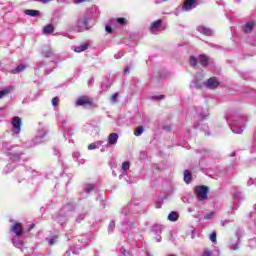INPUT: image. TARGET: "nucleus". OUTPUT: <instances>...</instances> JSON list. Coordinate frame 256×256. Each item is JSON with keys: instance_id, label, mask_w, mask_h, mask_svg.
<instances>
[{"instance_id": "c9c22d12", "label": "nucleus", "mask_w": 256, "mask_h": 256, "mask_svg": "<svg viewBox=\"0 0 256 256\" xmlns=\"http://www.w3.org/2000/svg\"><path fill=\"white\" fill-rule=\"evenodd\" d=\"M189 61H190L191 67H197V63H198L197 58H195L194 56H191Z\"/></svg>"}, {"instance_id": "72a5a7b5", "label": "nucleus", "mask_w": 256, "mask_h": 256, "mask_svg": "<svg viewBox=\"0 0 256 256\" xmlns=\"http://www.w3.org/2000/svg\"><path fill=\"white\" fill-rule=\"evenodd\" d=\"M85 193H92V191H95V186L93 184H87L84 188Z\"/></svg>"}, {"instance_id": "4d7b16f0", "label": "nucleus", "mask_w": 256, "mask_h": 256, "mask_svg": "<svg viewBox=\"0 0 256 256\" xmlns=\"http://www.w3.org/2000/svg\"><path fill=\"white\" fill-rule=\"evenodd\" d=\"M192 83L193 85H191L190 87H197V80H194Z\"/></svg>"}, {"instance_id": "a19ab883", "label": "nucleus", "mask_w": 256, "mask_h": 256, "mask_svg": "<svg viewBox=\"0 0 256 256\" xmlns=\"http://www.w3.org/2000/svg\"><path fill=\"white\" fill-rule=\"evenodd\" d=\"M113 229H115V223L111 221L108 226V233H113Z\"/></svg>"}, {"instance_id": "bf43d9fd", "label": "nucleus", "mask_w": 256, "mask_h": 256, "mask_svg": "<svg viewBox=\"0 0 256 256\" xmlns=\"http://www.w3.org/2000/svg\"><path fill=\"white\" fill-rule=\"evenodd\" d=\"M63 256H71V252L70 251H66Z\"/></svg>"}, {"instance_id": "09e8293b", "label": "nucleus", "mask_w": 256, "mask_h": 256, "mask_svg": "<svg viewBox=\"0 0 256 256\" xmlns=\"http://www.w3.org/2000/svg\"><path fill=\"white\" fill-rule=\"evenodd\" d=\"M203 256H213V253L210 250H204Z\"/></svg>"}, {"instance_id": "052dcab7", "label": "nucleus", "mask_w": 256, "mask_h": 256, "mask_svg": "<svg viewBox=\"0 0 256 256\" xmlns=\"http://www.w3.org/2000/svg\"><path fill=\"white\" fill-rule=\"evenodd\" d=\"M35 227V224H31L28 231H31V229H33Z\"/></svg>"}, {"instance_id": "a18cd8bd", "label": "nucleus", "mask_w": 256, "mask_h": 256, "mask_svg": "<svg viewBox=\"0 0 256 256\" xmlns=\"http://www.w3.org/2000/svg\"><path fill=\"white\" fill-rule=\"evenodd\" d=\"M117 97H119V93H114L111 97V102L112 103H117Z\"/></svg>"}, {"instance_id": "9d476101", "label": "nucleus", "mask_w": 256, "mask_h": 256, "mask_svg": "<svg viewBox=\"0 0 256 256\" xmlns=\"http://www.w3.org/2000/svg\"><path fill=\"white\" fill-rule=\"evenodd\" d=\"M21 118L19 116H15L12 119V131L13 133H16V135H19L21 133Z\"/></svg>"}, {"instance_id": "5fc2aeb1", "label": "nucleus", "mask_w": 256, "mask_h": 256, "mask_svg": "<svg viewBox=\"0 0 256 256\" xmlns=\"http://www.w3.org/2000/svg\"><path fill=\"white\" fill-rule=\"evenodd\" d=\"M229 223H230L229 220H222V221H221V226H222V227H225V225H227V224H229Z\"/></svg>"}, {"instance_id": "bb28decb", "label": "nucleus", "mask_w": 256, "mask_h": 256, "mask_svg": "<svg viewBox=\"0 0 256 256\" xmlns=\"http://www.w3.org/2000/svg\"><path fill=\"white\" fill-rule=\"evenodd\" d=\"M25 69H27V66L25 64H20L14 70H12V73H21V71H25Z\"/></svg>"}, {"instance_id": "2eb2a0df", "label": "nucleus", "mask_w": 256, "mask_h": 256, "mask_svg": "<svg viewBox=\"0 0 256 256\" xmlns=\"http://www.w3.org/2000/svg\"><path fill=\"white\" fill-rule=\"evenodd\" d=\"M11 231L16 237H21V235H23V226H21V223H15L12 226Z\"/></svg>"}, {"instance_id": "c03bdc74", "label": "nucleus", "mask_w": 256, "mask_h": 256, "mask_svg": "<svg viewBox=\"0 0 256 256\" xmlns=\"http://www.w3.org/2000/svg\"><path fill=\"white\" fill-rule=\"evenodd\" d=\"M52 105L53 107H57L59 105V97H54L52 99Z\"/></svg>"}, {"instance_id": "0eeeda50", "label": "nucleus", "mask_w": 256, "mask_h": 256, "mask_svg": "<svg viewBox=\"0 0 256 256\" xmlns=\"http://www.w3.org/2000/svg\"><path fill=\"white\" fill-rule=\"evenodd\" d=\"M161 31H165V26H163V20H156L150 25V33L152 35H159Z\"/></svg>"}, {"instance_id": "f704fd0d", "label": "nucleus", "mask_w": 256, "mask_h": 256, "mask_svg": "<svg viewBox=\"0 0 256 256\" xmlns=\"http://www.w3.org/2000/svg\"><path fill=\"white\" fill-rule=\"evenodd\" d=\"M57 119L58 123L62 125V127H65V125H67V120L62 115H58Z\"/></svg>"}, {"instance_id": "f3484780", "label": "nucleus", "mask_w": 256, "mask_h": 256, "mask_svg": "<svg viewBox=\"0 0 256 256\" xmlns=\"http://www.w3.org/2000/svg\"><path fill=\"white\" fill-rule=\"evenodd\" d=\"M255 27V22L254 21H249L246 22L242 28L244 33H251Z\"/></svg>"}, {"instance_id": "79ce46f5", "label": "nucleus", "mask_w": 256, "mask_h": 256, "mask_svg": "<svg viewBox=\"0 0 256 256\" xmlns=\"http://www.w3.org/2000/svg\"><path fill=\"white\" fill-rule=\"evenodd\" d=\"M57 241V236H52L51 239L48 240V245H55V242Z\"/></svg>"}, {"instance_id": "b1692460", "label": "nucleus", "mask_w": 256, "mask_h": 256, "mask_svg": "<svg viewBox=\"0 0 256 256\" xmlns=\"http://www.w3.org/2000/svg\"><path fill=\"white\" fill-rule=\"evenodd\" d=\"M103 145V142L97 141L88 146L89 151H93V149H99Z\"/></svg>"}, {"instance_id": "412c9836", "label": "nucleus", "mask_w": 256, "mask_h": 256, "mask_svg": "<svg viewBox=\"0 0 256 256\" xmlns=\"http://www.w3.org/2000/svg\"><path fill=\"white\" fill-rule=\"evenodd\" d=\"M55 31V28L53 27V24H48L43 28V34L44 35H51Z\"/></svg>"}, {"instance_id": "a878e982", "label": "nucleus", "mask_w": 256, "mask_h": 256, "mask_svg": "<svg viewBox=\"0 0 256 256\" xmlns=\"http://www.w3.org/2000/svg\"><path fill=\"white\" fill-rule=\"evenodd\" d=\"M177 219H179V214L177 212L172 211V212L169 213V215H168V220L169 221L175 222V221H177Z\"/></svg>"}, {"instance_id": "c756f323", "label": "nucleus", "mask_w": 256, "mask_h": 256, "mask_svg": "<svg viewBox=\"0 0 256 256\" xmlns=\"http://www.w3.org/2000/svg\"><path fill=\"white\" fill-rule=\"evenodd\" d=\"M144 131H145V128L143 126H139L138 128L135 129L134 135L136 137H141V135H143Z\"/></svg>"}, {"instance_id": "6ab92c4d", "label": "nucleus", "mask_w": 256, "mask_h": 256, "mask_svg": "<svg viewBox=\"0 0 256 256\" xmlns=\"http://www.w3.org/2000/svg\"><path fill=\"white\" fill-rule=\"evenodd\" d=\"M20 237L21 236H16L12 239L14 247H17L18 249H21V247H23V240H21Z\"/></svg>"}, {"instance_id": "3c124183", "label": "nucleus", "mask_w": 256, "mask_h": 256, "mask_svg": "<svg viewBox=\"0 0 256 256\" xmlns=\"http://www.w3.org/2000/svg\"><path fill=\"white\" fill-rule=\"evenodd\" d=\"M152 99H157L158 101H161V99H165V96L164 95L152 96Z\"/></svg>"}, {"instance_id": "58836bf2", "label": "nucleus", "mask_w": 256, "mask_h": 256, "mask_svg": "<svg viewBox=\"0 0 256 256\" xmlns=\"http://www.w3.org/2000/svg\"><path fill=\"white\" fill-rule=\"evenodd\" d=\"M114 21L118 23V25H125V23H127V19L125 18H117Z\"/></svg>"}, {"instance_id": "a211bd4d", "label": "nucleus", "mask_w": 256, "mask_h": 256, "mask_svg": "<svg viewBox=\"0 0 256 256\" xmlns=\"http://www.w3.org/2000/svg\"><path fill=\"white\" fill-rule=\"evenodd\" d=\"M198 61L201 65H203V67H208V65L210 63L209 57H207V55H205V54L199 55Z\"/></svg>"}, {"instance_id": "ea45409f", "label": "nucleus", "mask_w": 256, "mask_h": 256, "mask_svg": "<svg viewBox=\"0 0 256 256\" xmlns=\"http://www.w3.org/2000/svg\"><path fill=\"white\" fill-rule=\"evenodd\" d=\"M131 167V164L129 162H123L122 163V171H128V169Z\"/></svg>"}, {"instance_id": "ddd939ff", "label": "nucleus", "mask_w": 256, "mask_h": 256, "mask_svg": "<svg viewBox=\"0 0 256 256\" xmlns=\"http://www.w3.org/2000/svg\"><path fill=\"white\" fill-rule=\"evenodd\" d=\"M240 245L241 241L239 240V237H236L235 239H231L229 241L228 247L230 251H239Z\"/></svg>"}, {"instance_id": "e433bc0d", "label": "nucleus", "mask_w": 256, "mask_h": 256, "mask_svg": "<svg viewBox=\"0 0 256 256\" xmlns=\"http://www.w3.org/2000/svg\"><path fill=\"white\" fill-rule=\"evenodd\" d=\"M209 239H210V241H211L212 243H217V233H216V232H212V233L210 234Z\"/></svg>"}, {"instance_id": "f03ea898", "label": "nucleus", "mask_w": 256, "mask_h": 256, "mask_svg": "<svg viewBox=\"0 0 256 256\" xmlns=\"http://www.w3.org/2000/svg\"><path fill=\"white\" fill-rule=\"evenodd\" d=\"M93 25H95L93 22V16H91V14H84L77 20L74 29L77 33H83L85 31H89Z\"/></svg>"}, {"instance_id": "4c0bfd02", "label": "nucleus", "mask_w": 256, "mask_h": 256, "mask_svg": "<svg viewBox=\"0 0 256 256\" xmlns=\"http://www.w3.org/2000/svg\"><path fill=\"white\" fill-rule=\"evenodd\" d=\"M213 217H215V212H209V213L204 215V219L206 221H209V219H213Z\"/></svg>"}, {"instance_id": "6e6d98bb", "label": "nucleus", "mask_w": 256, "mask_h": 256, "mask_svg": "<svg viewBox=\"0 0 256 256\" xmlns=\"http://www.w3.org/2000/svg\"><path fill=\"white\" fill-rule=\"evenodd\" d=\"M120 253L121 255L125 256L127 255V250H125V248H120Z\"/></svg>"}, {"instance_id": "2f4dec72", "label": "nucleus", "mask_w": 256, "mask_h": 256, "mask_svg": "<svg viewBox=\"0 0 256 256\" xmlns=\"http://www.w3.org/2000/svg\"><path fill=\"white\" fill-rule=\"evenodd\" d=\"M13 169H15V165L7 164L3 170V173H5V175H7V173H11V171H13Z\"/></svg>"}, {"instance_id": "8fccbe9b", "label": "nucleus", "mask_w": 256, "mask_h": 256, "mask_svg": "<svg viewBox=\"0 0 256 256\" xmlns=\"http://www.w3.org/2000/svg\"><path fill=\"white\" fill-rule=\"evenodd\" d=\"M115 59H121V57H123V52H117L115 55H114Z\"/></svg>"}, {"instance_id": "7ed1b4c3", "label": "nucleus", "mask_w": 256, "mask_h": 256, "mask_svg": "<svg viewBox=\"0 0 256 256\" xmlns=\"http://www.w3.org/2000/svg\"><path fill=\"white\" fill-rule=\"evenodd\" d=\"M227 121L232 132H234L236 135H241V133H243V130L245 129V125H243L245 120L243 117L236 115Z\"/></svg>"}, {"instance_id": "5701e85b", "label": "nucleus", "mask_w": 256, "mask_h": 256, "mask_svg": "<svg viewBox=\"0 0 256 256\" xmlns=\"http://www.w3.org/2000/svg\"><path fill=\"white\" fill-rule=\"evenodd\" d=\"M24 13L25 15H29L30 17H39V15L41 14L39 10H31V9L25 10Z\"/></svg>"}, {"instance_id": "dca6fc26", "label": "nucleus", "mask_w": 256, "mask_h": 256, "mask_svg": "<svg viewBox=\"0 0 256 256\" xmlns=\"http://www.w3.org/2000/svg\"><path fill=\"white\" fill-rule=\"evenodd\" d=\"M197 31H199V33H202V35H206L208 37H211V35H213V30L205 26H198Z\"/></svg>"}, {"instance_id": "f8f14e48", "label": "nucleus", "mask_w": 256, "mask_h": 256, "mask_svg": "<svg viewBox=\"0 0 256 256\" xmlns=\"http://www.w3.org/2000/svg\"><path fill=\"white\" fill-rule=\"evenodd\" d=\"M196 114L198 115V119L203 121L209 117V110L207 108H203L201 106L196 108Z\"/></svg>"}, {"instance_id": "0e129e2a", "label": "nucleus", "mask_w": 256, "mask_h": 256, "mask_svg": "<svg viewBox=\"0 0 256 256\" xmlns=\"http://www.w3.org/2000/svg\"><path fill=\"white\" fill-rule=\"evenodd\" d=\"M192 211H193V208H188L189 213H192Z\"/></svg>"}, {"instance_id": "e2e57ef3", "label": "nucleus", "mask_w": 256, "mask_h": 256, "mask_svg": "<svg viewBox=\"0 0 256 256\" xmlns=\"http://www.w3.org/2000/svg\"><path fill=\"white\" fill-rule=\"evenodd\" d=\"M234 197H235L236 199H238V198H239V194L234 193Z\"/></svg>"}, {"instance_id": "9b49d317", "label": "nucleus", "mask_w": 256, "mask_h": 256, "mask_svg": "<svg viewBox=\"0 0 256 256\" xmlns=\"http://www.w3.org/2000/svg\"><path fill=\"white\" fill-rule=\"evenodd\" d=\"M199 5V0H185L182 11H192Z\"/></svg>"}, {"instance_id": "338daca9", "label": "nucleus", "mask_w": 256, "mask_h": 256, "mask_svg": "<svg viewBox=\"0 0 256 256\" xmlns=\"http://www.w3.org/2000/svg\"><path fill=\"white\" fill-rule=\"evenodd\" d=\"M157 243L161 241V238H156Z\"/></svg>"}, {"instance_id": "6e6552de", "label": "nucleus", "mask_w": 256, "mask_h": 256, "mask_svg": "<svg viewBox=\"0 0 256 256\" xmlns=\"http://www.w3.org/2000/svg\"><path fill=\"white\" fill-rule=\"evenodd\" d=\"M118 141H119V134H117V133L109 134L107 144L104 145V148H102L101 151L103 152V151H105V149L117 145Z\"/></svg>"}, {"instance_id": "20e7f679", "label": "nucleus", "mask_w": 256, "mask_h": 256, "mask_svg": "<svg viewBox=\"0 0 256 256\" xmlns=\"http://www.w3.org/2000/svg\"><path fill=\"white\" fill-rule=\"evenodd\" d=\"M120 219H122V225L125 227L124 229H129V227L135 223L137 216H134L129 207L126 206L123 207L120 212Z\"/></svg>"}, {"instance_id": "473e14b6", "label": "nucleus", "mask_w": 256, "mask_h": 256, "mask_svg": "<svg viewBox=\"0 0 256 256\" xmlns=\"http://www.w3.org/2000/svg\"><path fill=\"white\" fill-rule=\"evenodd\" d=\"M42 55H44L45 57H52L53 50H51V48L43 49Z\"/></svg>"}, {"instance_id": "c85d7f7f", "label": "nucleus", "mask_w": 256, "mask_h": 256, "mask_svg": "<svg viewBox=\"0 0 256 256\" xmlns=\"http://www.w3.org/2000/svg\"><path fill=\"white\" fill-rule=\"evenodd\" d=\"M73 157H74V159H76L78 161L79 165H84L85 164V159H80L79 160V158L81 157V153L74 152Z\"/></svg>"}, {"instance_id": "4468645a", "label": "nucleus", "mask_w": 256, "mask_h": 256, "mask_svg": "<svg viewBox=\"0 0 256 256\" xmlns=\"http://www.w3.org/2000/svg\"><path fill=\"white\" fill-rule=\"evenodd\" d=\"M205 85L208 89H216V87H219V80L217 79V77L209 78L205 82Z\"/></svg>"}, {"instance_id": "423d86ee", "label": "nucleus", "mask_w": 256, "mask_h": 256, "mask_svg": "<svg viewBox=\"0 0 256 256\" xmlns=\"http://www.w3.org/2000/svg\"><path fill=\"white\" fill-rule=\"evenodd\" d=\"M198 201H205L209 198V187L197 186L195 189Z\"/></svg>"}, {"instance_id": "1a4fd4ad", "label": "nucleus", "mask_w": 256, "mask_h": 256, "mask_svg": "<svg viewBox=\"0 0 256 256\" xmlns=\"http://www.w3.org/2000/svg\"><path fill=\"white\" fill-rule=\"evenodd\" d=\"M76 107H87L93 105V101L88 96H80L76 99Z\"/></svg>"}, {"instance_id": "cd10ccee", "label": "nucleus", "mask_w": 256, "mask_h": 256, "mask_svg": "<svg viewBox=\"0 0 256 256\" xmlns=\"http://www.w3.org/2000/svg\"><path fill=\"white\" fill-rule=\"evenodd\" d=\"M11 93V88L7 87L3 90H0V99H3V97H7Z\"/></svg>"}, {"instance_id": "680f3d73", "label": "nucleus", "mask_w": 256, "mask_h": 256, "mask_svg": "<svg viewBox=\"0 0 256 256\" xmlns=\"http://www.w3.org/2000/svg\"><path fill=\"white\" fill-rule=\"evenodd\" d=\"M73 254L74 255H79V250H74Z\"/></svg>"}, {"instance_id": "393cba45", "label": "nucleus", "mask_w": 256, "mask_h": 256, "mask_svg": "<svg viewBox=\"0 0 256 256\" xmlns=\"http://www.w3.org/2000/svg\"><path fill=\"white\" fill-rule=\"evenodd\" d=\"M162 231H163V226L161 225L152 226V232L155 233V235H161Z\"/></svg>"}, {"instance_id": "de8ad7c7", "label": "nucleus", "mask_w": 256, "mask_h": 256, "mask_svg": "<svg viewBox=\"0 0 256 256\" xmlns=\"http://www.w3.org/2000/svg\"><path fill=\"white\" fill-rule=\"evenodd\" d=\"M56 220L58 221V223H61V225H63V221H65V219H63V217H61V214H59V215L56 217Z\"/></svg>"}, {"instance_id": "aec40b11", "label": "nucleus", "mask_w": 256, "mask_h": 256, "mask_svg": "<svg viewBox=\"0 0 256 256\" xmlns=\"http://www.w3.org/2000/svg\"><path fill=\"white\" fill-rule=\"evenodd\" d=\"M88 48H89V45L84 43V44H80L79 46H75L74 51L75 53H83V51H87Z\"/></svg>"}, {"instance_id": "13d9d810", "label": "nucleus", "mask_w": 256, "mask_h": 256, "mask_svg": "<svg viewBox=\"0 0 256 256\" xmlns=\"http://www.w3.org/2000/svg\"><path fill=\"white\" fill-rule=\"evenodd\" d=\"M164 129L165 131H171V126H165Z\"/></svg>"}, {"instance_id": "69168bd1", "label": "nucleus", "mask_w": 256, "mask_h": 256, "mask_svg": "<svg viewBox=\"0 0 256 256\" xmlns=\"http://www.w3.org/2000/svg\"><path fill=\"white\" fill-rule=\"evenodd\" d=\"M124 73H129V68H126V70L124 71Z\"/></svg>"}, {"instance_id": "864d4df0", "label": "nucleus", "mask_w": 256, "mask_h": 256, "mask_svg": "<svg viewBox=\"0 0 256 256\" xmlns=\"http://www.w3.org/2000/svg\"><path fill=\"white\" fill-rule=\"evenodd\" d=\"M89 0H74L75 5H80V3H85Z\"/></svg>"}, {"instance_id": "603ef678", "label": "nucleus", "mask_w": 256, "mask_h": 256, "mask_svg": "<svg viewBox=\"0 0 256 256\" xmlns=\"http://www.w3.org/2000/svg\"><path fill=\"white\" fill-rule=\"evenodd\" d=\"M105 31H106L107 33H113V28H111V26H109V25H106Z\"/></svg>"}, {"instance_id": "774afa93", "label": "nucleus", "mask_w": 256, "mask_h": 256, "mask_svg": "<svg viewBox=\"0 0 256 256\" xmlns=\"http://www.w3.org/2000/svg\"><path fill=\"white\" fill-rule=\"evenodd\" d=\"M230 156H231V157H235V152H233Z\"/></svg>"}, {"instance_id": "37998d69", "label": "nucleus", "mask_w": 256, "mask_h": 256, "mask_svg": "<svg viewBox=\"0 0 256 256\" xmlns=\"http://www.w3.org/2000/svg\"><path fill=\"white\" fill-rule=\"evenodd\" d=\"M248 187H251V185H256V179L255 178H249L247 181Z\"/></svg>"}, {"instance_id": "f257e3e1", "label": "nucleus", "mask_w": 256, "mask_h": 256, "mask_svg": "<svg viewBox=\"0 0 256 256\" xmlns=\"http://www.w3.org/2000/svg\"><path fill=\"white\" fill-rule=\"evenodd\" d=\"M2 152H4L7 157H10V159L15 163V161H21V147L19 146H13L9 144V142H3L2 144Z\"/></svg>"}, {"instance_id": "7c9ffc66", "label": "nucleus", "mask_w": 256, "mask_h": 256, "mask_svg": "<svg viewBox=\"0 0 256 256\" xmlns=\"http://www.w3.org/2000/svg\"><path fill=\"white\" fill-rule=\"evenodd\" d=\"M184 181L185 183H191V172L189 170L184 171Z\"/></svg>"}, {"instance_id": "39448f33", "label": "nucleus", "mask_w": 256, "mask_h": 256, "mask_svg": "<svg viewBox=\"0 0 256 256\" xmlns=\"http://www.w3.org/2000/svg\"><path fill=\"white\" fill-rule=\"evenodd\" d=\"M47 137V128L43 125H40V128L37 131L35 138L32 140L30 146L35 147L37 145H41V143L45 142V138Z\"/></svg>"}, {"instance_id": "4be33fe9", "label": "nucleus", "mask_w": 256, "mask_h": 256, "mask_svg": "<svg viewBox=\"0 0 256 256\" xmlns=\"http://www.w3.org/2000/svg\"><path fill=\"white\" fill-rule=\"evenodd\" d=\"M73 131H74L73 128L67 127L65 132H64V137L66 139H68L69 143H71V139H69V138L73 137Z\"/></svg>"}, {"instance_id": "49530a36", "label": "nucleus", "mask_w": 256, "mask_h": 256, "mask_svg": "<svg viewBox=\"0 0 256 256\" xmlns=\"http://www.w3.org/2000/svg\"><path fill=\"white\" fill-rule=\"evenodd\" d=\"M83 219H85V214H80V215L76 218V221H77V223H81V221H83Z\"/></svg>"}]
</instances>
